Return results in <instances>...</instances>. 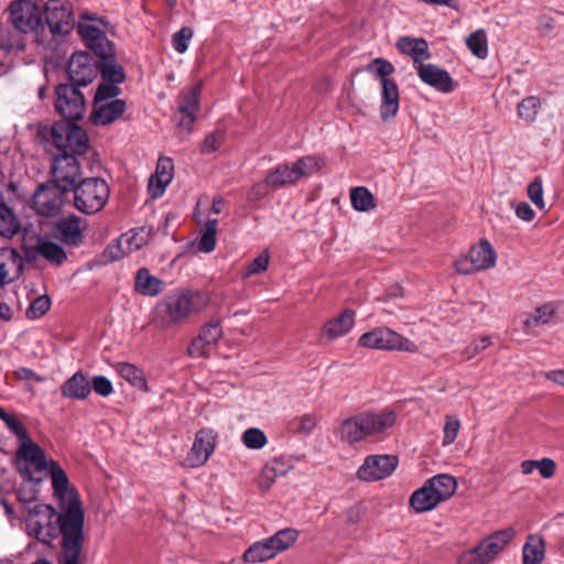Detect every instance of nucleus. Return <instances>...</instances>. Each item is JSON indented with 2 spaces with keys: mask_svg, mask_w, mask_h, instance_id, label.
<instances>
[{
  "mask_svg": "<svg viewBox=\"0 0 564 564\" xmlns=\"http://www.w3.org/2000/svg\"><path fill=\"white\" fill-rule=\"evenodd\" d=\"M491 345V338L489 336H482L477 340L470 343L467 347H465L460 355L464 361L470 360L480 354L482 350L488 348Z\"/></svg>",
  "mask_w": 564,
  "mask_h": 564,
  "instance_id": "53",
  "label": "nucleus"
},
{
  "mask_svg": "<svg viewBox=\"0 0 564 564\" xmlns=\"http://www.w3.org/2000/svg\"><path fill=\"white\" fill-rule=\"evenodd\" d=\"M350 203L357 212H369L376 207L375 196L364 186H358L350 192Z\"/></svg>",
  "mask_w": 564,
  "mask_h": 564,
  "instance_id": "42",
  "label": "nucleus"
},
{
  "mask_svg": "<svg viewBox=\"0 0 564 564\" xmlns=\"http://www.w3.org/2000/svg\"><path fill=\"white\" fill-rule=\"evenodd\" d=\"M164 281L152 275L147 268H141L137 271L134 278V289L139 294L154 297L164 290Z\"/></svg>",
  "mask_w": 564,
  "mask_h": 564,
  "instance_id": "32",
  "label": "nucleus"
},
{
  "mask_svg": "<svg viewBox=\"0 0 564 564\" xmlns=\"http://www.w3.org/2000/svg\"><path fill=\"white\" fill-rule=\"evenodd\" d=\"M20 231V224L13 212L4 204H0V235L12 238Z\"/></svg>",
  "mask_w": 564,
  "mask_h": 564,
  "instance_id": "43",
  "label": "nucleus"
},
{
  "mask_svg": "<svg viewBox=\"0 0 564 564\" xmlns=\"http://www.w3.org/2000/svg\"><path fill=\"white\" fill-rule=\"evenodd\" d=\"M117 373L133 388L149 392L148 381L142 369L130 362H117L113 366Z\"/></svg>",
  "mask_w": 564,
  "mask_h": 564,
  "instance_id": "36",
  "label": "nucleus"
},
{
  "mask_svg": "<svg viewBox=\"0 0 564 564\" xmlns=\"http://www.w3.org/2000/svg\"><path fill=\"white\" fill-rule=\"evenodd\" d=\"M334 433L336 438L349 445L357 444L369 438L362 412L343 420L335 429Z\"/></svg>",
  "mask_w": 564,
  "mask_h": 564,
  "instance_id": "19",
  "label": "nucleus"
},
{
  "mask_svg": "<svg viewBox=\"0 0 564 564\" xmlns=\"http://www.w3.org/2000/svg\"><path fill=\"white\" fill-rule=\"evenodd\" d=\"M355 324V313L351 310L344 311L339 316L328 321L324 326V334L333 340L345 336Z\"/></svg>",
  "mask_w": 564,
  "mask_h": 564,
  "instance_id": "35",
  "label": "nucleus"
},
{
  "mask_svg": "<svg viewBox=\"0 0 564 564\" xmlns=\"http://www.w3.org/2000/svg\"><path fill=\"white\" fill-rule=\"evenodd\" d=\"M460 429V421L452 415H446L443 429V445L447 446L455 442L458 431Z\"/></svg>",
  "mask_w": 564,
  "mask_h": 564,
  "instance_id": "56",
  "label": "nucleus"
},
{
  "mask_svg": "<svg viewBox=\"0 0 564 564\" xmlns=\"http://www.w3.org/2000/svg\"><path fill=\"white\" fill-rule=\"evenodd\" d=\"M174 165L170 158H160L155 173L150 177L148 189L152 198L161 197L173 178Z\"/></svg>",
  "mask_w": 564,
  "mask_h": 564,
  "instance_id": "23",
  "label": "nucleus"
},
{
  "mask_svg": "<svg viewBox=\"0 0 564 564\" xmlns=\"http://www.w3.org/2000/svg\"><path fill=\"white\" fill-rule=\"evenodd\" d=\"M514 535V529L507 528L490 534L481 541V544L491 563L497 557V555L505 550V547L509 544Z\"/></svg>",
  "mask_w": 564,
  "mask_h": 564,
  "instance_id": "34",
  "label": "nucleus"
},
{
  "mask_svg": "<svg viewBox=\"0 0 564 564\" xmlns=\"http://www.w3.org/2000/svg\"><path fill=\"white\" fill-rule=\"evenodd\" d=\"M420 79L443 94H449L455 89V82L449 73L434 64H419L415 68Z\"/></svg>",
  "mask_w": 564,
  "mask_h": 564,
  "instance_id": "18",
  "label": "nucleus"
},
{
  "mask_svg": "<svg viewBox=\"0 0 564 564\" xmlns=\"http://www.w3.org/2000/svg\"><path fill=\"white\" fill-rule=\"evenodd\" d=\"M544 556V540L540 535L530 534L522 550L523 564H542Z\"/></svg>",
  "mask_w": 564,
  "mask_h": 564,
  "instance_id": "38",
  "label": "nucleus"
},
{
  "mask_svg": "<svg viewBox=\"0 0 564 564\" xmlns=\"http://www.w3.org/2000/svg\"><path fill=\"white\" fill-rule=\"evenodd\" d=\"M210 296L206 291L176 289L159 301L152 313L151 323L161 330L187 321L209 306Z\"/></svg>",
  "mask_w": 564,
  "mask_h": 564,
  "instance_id": "2",
  "label": "nucleus"
},
{
  "mask_svg": "<svg viewBox=\"0 0 564 564\" xmlns=\"http://www.w3.org/2000/svg\"><path fill=\"white\" fill-rule=\"evenodd\" d=\"M9 19L13 28L29 34L35 32L36 42L45 48H53L51 40L44 35L45 25L42 24L40 6L36 0H15L9 6Z\"/></svg>",
  "mask_w": 564,
  "mask_h": 564,
  "instance_id": "5",
  "label": "nucleus"
},
{
  "mask_svg": "<svg viewBox=\"0 0 564 564\" xmlns=\"http://www.w3.org/2000/svg\"><path fill=\"white\" fill-rule=\"evenodd\" d=\"M120 93L121 89L118 87L117 83L102 79L96 90L94 102L98 105L99 102H104L106 100L117 99L116 97L119 96Z\"/></svg>",
  "mask_w": 564,
  "mask_h": 564,
  "instance_id": "51",
  "label": "nucleus"
},
{
  "mask_svg": "<svg viewBox=\"0 0 564 564\" xmlns=\"http://www.w3.org/2000/svg\"><path fill=\"white\" fill-rule=\"evenodd\" d=\"M193 37V30L188 26H183L180 31L174 33L172 37L173 48L183 54L187 51L189 41Z\"/></svg>",
  "mask_w": 564,
  "mask_h": 564,
  "instance_id": "57",
  "label": "nucleus"
},
{
  "mask_svg": "<svg viewBox=\"0 0 564 564\" xmlns=\"http://www.w3.org/2000/svg\"><path fill=\"white\" fill-rule=\"evenodd\" d=\"M51 460L33 441L20 444L14 456V465L21 477L35 484H40L44 479Z\"/></svg>",
  "mask_w": 564,
  "mask_h": 564,
  "instance_id": "6",
  "label": "nucleus"
},
{
  "mask_svg": "<svg viewBox=\"0 0 564 564\" xmlns=\"http://www.w3.org/2000/svg\"><path fill=\"white\" fill-rule=\"evenodd\" d=\"M358 345L377 350L416 352L417 345L389 327H376L358 339Z\"/></svg>",
  "mask_w": 564,
  "mask_h": 564,
  "instance_id": "10",
  "label": "nucleus"
},
{
  "mask_svg": "<svg viewBox=\"0 0 564 564\" xmlns=\"http://www.w3.org/2000/svg\"><path fill=\"white\" fill-rule=\"evenodd\" d=\"M242 443L247 448L260 449L265 446L268 440L263 431L257 427L246 430L241 436Z\"/></svg>",
  "mask_w": 564,
  "mask_h": 564,
  "instance_id": "50",
  "label": "nucleus"
},
{
  "mask_svg": "<svg viewBox=\"0 0 564 564\" xmlns=\"http://www.w3.org/2000/svg\"><path fill=\"white\" fill-rule=\"evenodd\" d=\"M99 70L104 80L115 82L121 84L126 79L124 70L113 58L105 57L102 63L99 65Z\"/></svg>",
  "mask_w": 564,
  "mask_h": 564,
  "instance_id": "46",
  "label": "nucleus"
},
{
  "mask_svg": "<svg viewBox=\"0 0 564 564\" xmlns=\"http://www.w3.org/2000/svg\"><path fill=\"white\" fill-rule=\"evenodd\" d=\"M91 390L100 397H109L113 392L111 381L105 376H95L90 382Z\"/></svg>",
  "mask_w": 564,
  "mask_h": 564,
  "instance_id": "62",
  "label": "nucleus"
},
{
  "mask_svg": "<svg viewBox=\"0 0 564 564\" xmlns=\"http://www.w3.org/2000/svg\"><path fill=\"white\" fill-rule=\"evenodd\" d=\"M88 47L101 58L111 57L113 55V45L104 33L98 40L88 44Z\"/></svg>",
  "mask_w": 564,
  "mask_h": 564,
  "instance_id": "59",
  "label": "nucleus"
},
{
  "mask_svg": "<svg viewBox=\"0 0 564 564\" xmlns=\"http://www.w3.org/2000/svg\"><path fill=\"white\" fill-rule=\"evenodd\" d=\"M90 392V381L82 371L75 372L61 386V393L67 399L85 400Z\"/></svg>",
  "mask_w": 564,
  "mask_h": 564,
  "instance_id": "31",
  "label": "nucleus"
},
{
  "mask_svg": "<svg viewBox=\"0 0 564 564\" xmlns=\"http://www.w3.org/2000/svg\"><path fill=\"white\" fill-rule=\"evenodd\" d=\"M367 72L372 74L379 82L380 85L383 80H391L389 76L393 74L394 66L389 61L377 57L367 65Z\"/></svg>",
  "mask_w": 564,
  "mask_h": 564,
  "instance_id": "48",
  "label": "nucleus"
},
{
  "mask_svg": "<svg viewBox=\"0 0 564 564\" xmlns=\"http://www.w3.org/2000/svg\"><path fill=\"white\" fill-rule=\"evenodd\" d=\"M77 31L87 45L93 41L98 40V36H101L105 33L101 29L87 22L78 23Z\"/></svg>",
  "mask_w": 564,
  "mask_h": 564,
  "instance_id": "61",
  "label": "nucleus"
},
{
  "mask_svg": "<svg viewBox=\"0 0 564 564\" xmlns=\"http://www.w3.org/2000/svg\"><path fill=\"white\" fill-rule=\"evenodd\" d=\"M126 110V101L122 99L106 100L96 105L94 102V122L96 124H109L120 118Z\"/></svg>",
  "mask_w": 564,
  "mask_h": 564,
  "instance_id": "30",
  "label": "nucleus"
},
{
  "mask_svg": "<svg viewBox=\"0 0 564 564\" xmlns=\"http://www.w3.org/2000/svg\"><path fill=\"white\" fill-rule=\"evenodd\" d=\"M397 47L401 53L409 55L413 59L414 68H416V65L422 64V61L431 57L429 43L422 37L402 36L398 40Z\"/></svg>",
  "mask_w": 564,
  "mask_h": 564,
  "instance_id": "26",
  "label": "nucleus"
},
{
  "mask_svg": "<svg viewBox=\"0 0 564 564\" xmlns=\"http://www.w3.org/2000/svg\"><path fill=\"white\" fill-rule=\"evenodd\" d=\"M368 437H378L391 430L397 421V414L392 410L379 412L362 411Z\"/></svg>",
  "mask_w": 564,
  "mask_h": 564,
  "instance_id": "22",
  "label": "nucleus"
},
{
  "mask_svg": "<svg viewBox=\"0 0 564 564\" xmlns=\"http://www.w3.org/2000/svg\"><path fill=\"white\" fill-rule=\"evenodd\" d=\"M55 109L66 121L83 119L86 101L82 91L69 84H61L55 90Z\"/></svg>",
  "mask_w": 564,
  "mask_h": 564,
  "instance_id": "12",
  "label": "nucleus"
},
{
  "mask_svg": "<svg viewBox=\"0 0 564 564\" xmlns=\"http://www.w3.org/2000/svg\"><path fill=\"white\" fill-rule=\"evenodd\" d=\"M127 254L128 252H126L124 247L120 243V237L115 242L108 245L105 250V256L111 261L120 260Z\"/></svg>",
  "mask_w": 564,
  "mask_h": 564,
  "instance_id": "63",
  "label": "nucleus"
},
{
  "mask_svg": "<svg viewBox=\"0 0 564 564\" xmlns=\"http://www.w3.org/2000/svg\"><path fill=\"white\" fill-rule=\"evenodd\" d=\"M466 45L476 57L484 59L488 56L487 35L482 29L473 32L466 39Z\"/></svg>",
  "mask_w": 564,
  "mask_h": 564,
  "instance_id": "47",
  "label": "nucleus"
},
{
  "mask_svg": "<svg viewBox=\"0 0 564 564\" xmlns=\"http://www.w3.org/2000/svg\"><path fill=\"white\" fill-rule=\"evenodd\" d=\"M0 419L6 423L10 433L17 437L19 445L26 444L32 441L29 436L25 424L18 414L8 413L0 408Z\"/></svg>",
  "mask_w": 564,
  "mask_h": 564,
  "instance_id": "40",
  "label": "nucleus"
},
{
  "mask_svg": "<svg viewBox=\"0 0 564 564\" xmlns=\"http://www.w3.org/2000/svg\"><path fill=\"white\" fill-rule=\"evenodd\" d=\"M399 459L394 455H370L358 468L357 476L364 481H377L389 477L398 467Z\"/></svg>",
  "mask_w": 564,
  "mask_h": 564,
  "instance_id": "16",
  "label": "nucleus"
},
{
  "mask_svg": "<svg viewBox=\"0 0 564 564\" xmlns=\"http://www.w3.org/2000/svg\"><path fill=\"white\" fill-rule=\"evenodd\" d=\"M212 449V435L209 431H199L195 442L187 454L184 466L189 468L199 467L206 463Z\"/></svg>",
  "mask_w": 564,
  "mask_h": 564,
  "instance_id": "24",
  "label": "nucleus"
},
{
  "mask_svg": "<svg viewBox=\"0 0 564 564\" xmlns=\"http://www.w3.org/2000/svg\"><path fill=\"white\" fill-rule=\"evenodd\" d=\"M528 196L531 202L539 208L544 209L545 203L543 199V185L540 177H535L533 182L528 185Z\"/></svg>",
  "mask_w": 564,
  "mask_h": 564,
  "instance_id": "60",
  "label": "nucleus"
},
{
  "mask_svg": "<svg viewBox=\"0 0 564 564\" xmlns=\"http://www.w3.org/2000/svg\"><path fill=\"white\" fill-rule=\"evenodd\" d=\"M264 183L270 187H284L296 184L297 180L292 164L284 163L275 166L267 174Z\"/></svg>",
  "mask_w": 564,
  "mask_h": 564,
  "instance_id": "37",
  "label": "nucleus"
},
{
  "mask_svg": "<svg viewBox=\"0 0 564 564\" xmlns=\"http://www.w3.org/2000/svg\"><path fill=\"white\" fill-rule=\"evenodd\" d=\"M67 192L54 182L42 184L33 195V208L44 217H54L62 210Z\"/></svg>",
  "mask_w": 564,
  "mask_h": 564,
  "instance_id": "14",
  "label": "nucleus"
},
{
  "mask_svg": "<svg viewBox=\"0 0 564 564\" xmlns=\"http://www.w3.org/2000/svg\"><path fill=\"white\" fill-rule=\"evenodd\" d=\"M99 73L98 61L88 52H75L67 63V74L75 87L87 86Z\"/></svg>",
  "mask_w": 564,
  "mask_h": 564,
  "instance_id": "15",
  "label": "nucleus"
},
{
  "mask_svg": "<svg viewBox=\"0 0 564 564\" xmlns=\"http://www.w3.org/2000/svg\"><path fill=\"white\" fill-rule=\"evenodd\" d=\"M457 489L456 478L448 474H438L427 479L410 497V506L416 512H427L441 502L449 499Z\"/></svg>",
  "mask_w": 564,
  "mask_h": 564,
  "instance_id": "4",
  "label": "nucleus"
},
{
  "mask_svg": "<svg viewBox=\"0 0 564 564\" xmlns=\"http://www.w3.org/2000/svg\"><path fill=\"white\" fill-rule=\"evenodd\" d=\"M199 93L200 88L196 86L182 97L176 117L178 126L188 128L195 120L198 111Z\"/></svg>",
  "mask_w": 564,
  "mask_h": 564,
  "instance_id": "27",
  "label": "nucleus"
},
{
  "mask_svg": "<svg viewBox=\"0 0 564 564\" xmlns=\"http://www.w3.org/2000/svg\"><path fill=\"white\" fill-rule=\"evenodd\" d=\"M50 476L53 495L61 509V525L64 533L66 552L74 555L75 549L82 539V529L85 523V514L82 508V501L78 492L70 486L65 470L55 460H51L46 469V476Z\"/></svg>",
  "mask_w": 564,
  "mask_h": 564,
  "instance_id": "1",
  "label": "nucleus"
},
{
  "mask_svg": "<svg viewBox=\"0 0 564 564\" xmlns=\"http://www.w3.org/2000/svg\"><path fill=\"white\" fill-rule=\"evenodd\" d=\"M73 189L75 207L87 215L101 210L109 198L107 183L97 177L83 180Z\"/></svg>",
  "mask_w": 564,
  "mask_h": 564,
  "instance_id": "8",
  "label": "nucleus"
},
{
  "mask_svg": "<svg viewBox=\"0 0 564 564\" xmlns=\"http://www.w3.org/2000/svg\"><path fill=\"white\" fill-rule=\"evenodd\" d=\"M51 307V299L47 295L36 297L26 310V316L30 319L42 317Z\"/></svg>",
  "mask_w": 564,
  "mask_h": 564,
  "instance_id": "54",
  "label": "nucleus"
},
{
  "mask_svg": "<svg viewBox=\"0 0 564 564\" xmlns=\"http://www.w3.org/2000/svg\"><path fill=\"white\" fill-rule=\"evenodd\" d=\"M24 260L14 248L0 249V288L18 280L23 271Z\"/></svg>",
  "mask_w": 564,
  "mask_h": 564,
  "instance_id": "20",
  "label": "nucleus"
},
{
  "mask_svg": "<svg viewBox=\"0 0 564 564\" xmlns=\"http://www.w3.org/2000/svg\"><path fill=\"white\" fill-rule=\"evenodd\" d=\"M270 254L267 250L262 251L256 259H253L246 268L243 276L248 278L252 274L264 272L268 269Z\"/></svg>",
  "mask_w": 564,
  "mask_h": 564,
  "instance_id": "58",
  "label": "nucleus"
},
{
  "mask_svg": "<svg viewBox=\"0 0 564 564\" xmlns=\"http://www.w3.org/2000/svg\"><path fill=\"white\" fill-rule=\"evenodd\" d=\"M540 101L536 97H527L524 98L518 106V115L520 118L528 122H532L535 120L539 109Z\"/></svg>",
  "mask_w": 564,
  "mask_h": 564,
  "instance_id": "52",
  "label": "nucleus"
},
{
  "mask_svg": "<svg viewBox=\"0 0 564 564\" xmlns=\"http://www.w3.org/2000/svg\"><path fill=\"white\" fill-rule=\"evenodd\" d=\"M497 253L487 239H481L473 246L466 256L456 262L457 272L468 275L496 265Z\"/></svg>",
  "mask_w": 564,
  "mask_h": 564,
  "instance_id": "13",
  "label": "nucleus"
},
{
  "mask_svg": "<svg viewBox=\"0 0 564 564\" xmlns=\"http://www.w3.org/2000/svg\"><path fill=\"white\" fill-rule=\"evenodd\" d=\"M56 230L61 240L72 247H77L83 242L82 219L77 216H69L58 220Z\"/></svg>",
  "mask_w": 564,
  "mask_h": 564,
  "instance_id": "28",
  "label": "nucleus"
},
{
  "mask_svg": "<svg viewBox=\"0 0 564 564\" xmlns=\"http://www.w3.org/2000/svg\"><path fill=\"white\" fill-rule=\"evenodd\" d=\"M212 351V324L206 323L189 346L193 357L209 356Z\"/></svg>",
  "mask_w": 564,
  "mask_h": 564,
  "instance_id": "41",
  "label": "nucleus"
},
{
  "mask_svg": "<svg viewBox=\"0 0 564 564\" xmlns=\"http://www.w3.org/2000/svg\"><path fill=\"white\" fill-rule=\"evenodd\" d=\"M23 33L7 25H0V48L6 53L22 51L25 46Z\"/></svg>",
  "mask_w": 564,
  "mask_h": 564,
  "instance_id": "39",
  "label": "nucleus"
},
{
  "mask_svg": "<svg viewBox=\"0 0 564 564\" xmlns=\"http://www.w3.org/2000/svg\"><path fill=\"white\" fill-rule=\"evenodd\" d=\"M297 182L321 169V160L315 155H305L291 163Z\"/></svg>",
  "mask_w": 564,
  "mask_h": 564,
  "instance_id": "45",
  "label": "nucleus"
},
{
  "mask_svg": "<svg viewBox=\"0 0 564 564\" xmlns=\"http://www.w3.org/2000/svg\"><path fill=\"white\" fill-rule=\"evenodd\" d=\"M120 243L124 247L126 252L129 254L139 250L145 243V238L139 232L130 230L120 236Z\"/></svg>",
  "mask_w": 564,
  "mask_h": 564,
  "instance_id": "55",
  "label": "nucleus"
},
{
  "mask_svg": "<svg viewBox=\"0 0 564 564\" xmlns=\"http://www.w3.org/2000/svg\"><path fill=\"white\" fill-rule=\"evenodd\" d=\"M194 217L197 223L204 227V234L195 245V250L197 252L208 253L212 251V219L209 218V206L207 202L203 199L197 202Z\"/></svg>",
  "mask_w": 564,
  "mask_h": 564,
  "instance_id": "29",
  "label": "nucleus"
},
{
  "mask_svg": "<svg viewBox=\"0 0 564 564\" xmlns=\"http://www.w3.org/2000/svg\"><path fill=\"white\" fill-rule=\"evenodd\" d=\"M536 469L543 478L549 479L554 476L556 464L553 459L545 457L538 460Z\"/></svg>",
  "mask_w": 564,
  "mask_h": 564,
  "instance_id": "64",
  "label": "nucleus"
},
{
  "mask_svg": "<svg viewBox=\"0 0 564 564\" xmlns=\"http://www.w3.org/2000/svg\"><path fill=\"white\" fill-rule=\"evenodd\" d=\"M299 531L285 528L275 532L272 536L252 543L243 553L246 563H261L269 561L279 553L290 549L297 540Z\"/></svg>",
  "mask_w": 564,
  "mask_h": 564,
  "instance_id": "7",
  "label": "nucleus"
},
{
  "mask_svg": "<svg viewBox=\"0 0 564 564\" xmlns=\"http://www.w3.org/2000/svg\"><path fill=\"white\" fill-rule=\"evenodd\" d=\"M35 252L56 267L62 265L67 260V253L64 248L48 237L37 238Z\"/></svg>",
  "mask_w": 564,
  "mask_h": 564,
  "instance_id": "33",
  "label": "nucleus"
},
{
  "mask_svg": "<svg viewBox=\"0 0 564 564\" xmlns=\"http://www.w3.org/2000/svg\"><path fill=\"white\" fill-rule=\"evenodd\" d=\"M380 97L381 119L383 121H389L395 117L400 107L399 89L394 80H383L381 84Z\"/></svg>",
  "mask_w": 564,
  "mask_h": 564,
  "instance_id": "25",
  "label": "nucleus"
},
{
  "mask_svg": "<svg viewBox=\"0 0 564 564\" xmlns=\"http://www.w3.org/2000/svg\"><path fill=\"white\" fill-rule=\"evenodd\" d=\"M53 182L69 191L76 186L80 177V167L77 159L69 153L55 155L52 164Z\"/></svg>",
  "mask_w": 564,
  "mask_h": 564,
  "instance_id": "17",
  "label": "nucleus"
},
{
  "mask_svg": "<svg viewBox=\"0 0 564 564\" xmlns=\"http://www.w3.org/2000/svg\"><path fill=\"white\" fill-rule=\"evenodd\" d=\"M61 511L57 513L53 507L45 503L35 502L29 506L24 517L25 529L29 535L35 538L42 543H50L61 535V554L58 564H80V555L84 545V528L82 529V539L78 547L73 550L74 555L66 552L64 533L61 525Z\"/></svg>",
  "mask_w": 564,
  "mask_h": 564,
  "instance_id": "3",
  "label": "nucleus"
},
{
  "mask_svg": "<svg viewBox=\"0 0 564 564\" xmlns=\"http://www.w3.org/2000/svg\"><path fill=\"white\" fill-rule=\"evenodd\" d=\"M293 460L289 456L271 458L262 468V473L259 478V488L262 491H268L276 478L286 475L291 469H293Z\"/></svg>",
  "mask_w": 564,
  "mask_h": 564,
  "instance_id": "21",
  "label": "nucleus"
},
{
  "mask_svg": "<svg viewBox=\"0 0 564 564\" xmlns=\"http://www.w3.org/2000/svg\"><path fill=\"white\" fill-rule=\"evenodd\" d=\"M51 137L62 153L84 154L89 148V139L84 129L72 121H58L52 126Z\"/></svg>",
  "mask_w": 564,
  "mask_h": 564,
  "instance_id": "11",
  "label": "nucleus"
},
{
  "mask_svg": "<svg viewBox=\"0 0 564 564\" xmlns=\"http://www.w3.org/2000/svg\"><path fill=\"white\" fill-rule=\"evenodd\" d=\"M555 314V306L552 303L543 304L534 310L524 321L527 328H534L550 323Z\"/></svg>",
  "mask_w": 564,
  "mask_h": 564,
  "instance_id": "44",
  "label": "nucleus"
},
{
  "mask_svg": "<svg viewBox=\"0 0 564 564\" xmlns=\"http://www.w3.org/2000/svg\"><path fill=\"white\" fill-rule=\"evenodd\" d=\"M458 564H491L481 542L465 552L458 557Z\"/></svg>",
  "mask_w": 564,
  "mask_h": 564,
  "instance_id": "49",
  "label": "nucleus"
},
{
  "mask_svg": "<svg viewBox=\"0 0 564 564\" xmlns=\"http://www.w3.org/2000/svg\"><path fill=\"white\" fill-rule=\"evenodd\" d=\"M45 29L52 35L53 47L74 28V12L69 0H47L44 4Z\"/></svg>",
  "mask_w": 564,
  "mask_h": 564,
  "instance_id": "9",
  "label": "nucleus"
}]
</instances>
